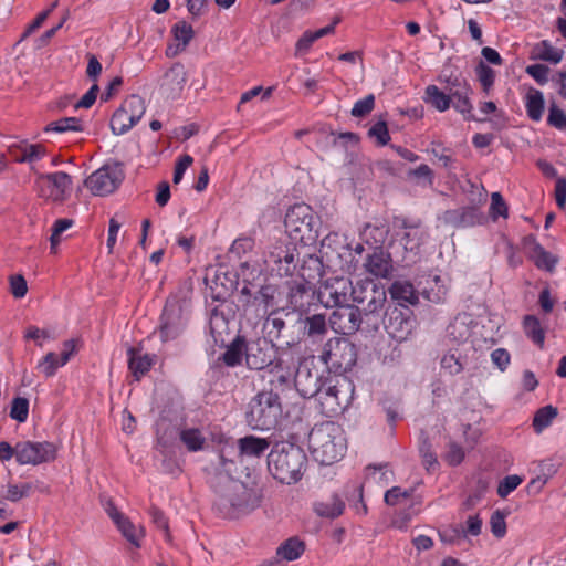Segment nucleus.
<instances>
[{
  "mask_svg": "<svg viewBox=\"0 0 566 566\" xmlns=\"http://www.w3.org/2000/svg\"><path fill=\"white\" fill-rule=\"evenodd\" d=\"M262 490L254 481L219 476L214 485V506L229 518L249 514L261 505Z\"/></svg>",
  "mask_w": 566,
  "mask_h": 566,
  "instance_id": "nucleus-1",
  "label": "nucleus"
},
{
  "mask_svg": "<svg viewBox=\"0 0 566 566\" xmlns=\"http://www.w3.org/2000/svg\"><path fill=\"white\" fill-rule=\"evenodd\" d=\"M308 446L315 461L323 465L340 460L347 449L344 430L333 421L316 424L310 432Z\"/></svg>",
  "mask_w": 566,
  "mask_h": 566,
  "instance_id": "nucleus-2",
  "label": "nucleus"
},
{
  "mask_svg": "<svg viewBox=\"0 0 566 566\" xmlns=\"http://www.w3.org/2000/svg\"><path fill=\"white\" fill-rule=\"evenodd\" d=\"M307 464L304 450L293 443H277L268 455V468L272 476L285 484L301 480Z\"/></svg>",
  "mask_w": 566,
  "mask_h": 566,
  "instance_id": "nucleus-3",
  "label": "nucleus"
},
{
  "mask_svg": "<svg viewBox=\"0 0 566 566\" xmlns=\"http://www.w3.org/2000/svg\"><path fill=\"white\" fill-rule=\"evenodd\" d=\"M354 396V385L343 375L328 376L322 382L317 400L322 411L328 416L337 415L345 410Z\"/></svg>",
  "mask_w": 566,
  "mask_h": 566,
  "instance_id": "nucleus-4",
  "label": "nucleus"
},
{
  "mask_svg": "<svg viewBox=\"0 0 566 566\" xmlns=\"http://www.w3.org/2000/svg\"><path fill=\"white\" fill-rule=\"evenodd\" d=\"M281 413L279 395L272 390H263L251 400L247 421L253 429L270 430L277 424Z\"/></svg>",
  "mask_w": 566,
  "mask_h": 566,
  "instance_id": "nucleus-5",
  "label": "nucleus"
},
{
  "mask_svg": "<svg viewBox=\"0 0 566 566\" xmlns=\"http://www.w3.org/2000/svg\"><path fill=\"white\" fill-rule=\"evenodd\" d=\"M188 318V303L176 296L169 297L164 307L158 328L161 342L167 343L180 337L186 331Z\"/></svg>",
  "mask_w": 566,
  "mask_h": 566,
  "instance_id": "nucleus-6",
  "label": "nucleus"
},
{
  "mask_svg": "<svg viewBox=\"0 0 566 566\" xmlns=\"http://www.w3.org/2000/svg\"><path fill=\"white\" fill-rule=\"evenodd\" d=\"M350 300L363 304L361 312L364 317L380 318L387 301L384 286L377 285L373 280H358L352 289Z\"/></svg>",
  "mask_w": 566,
  "mask_h": 566,
  "instance_id": "nucleus-7",
  "label": "nucleus"
},
{
  "mask_svg": "<svg viewBox=\"0 0 566 566\" xmlns=\"http://www.w3.org/2000/svg\"><path fill=\"white\" fill-rule=\"evenodd\" d=\"M318 359L328 371H346L356 363L355 346L344 337H332L323 345Z\"/></svg>",
  "mask_w": 566,
  "mask_h": 566,
  "instance_id": "nucleus-8",
  "label": "nucleus"
},
{
  "mask_svg": "<svg viewBox=\"0 0 566 566\" xmlns=\"http://www.w3.org/2000/svg\"><path fill=\"white\" fill-rule=\"evenodd\" d=\"M298 252L294 243L286 237L271 243L264 252V263L279 276H290L296 269Z\"/></svg>",
  "mask_w": 566,
  "mask_h": 566,
  "instance_id": "nucleus-9",
  "label": "nucleus"
},
{
  "mask_svg": "<svg viewBox=\"0 0 566 566\" xmlns=\"http://www.w3.org/2000/svg\"><path fill=\"white\" fill-rule=\"evenodd\" d=\"M284 226L289 235L294 240L305 242L314 240L317 235L313 210L305 203H297L287 210Z\"/></svg>",
  "mask_w": 566,
  "mask_h": 566,
  "instance_id": "nucleus-10",
  "label": "nucleus"
},
{
  "mask_svg": "<svg viewBox=\"0 0 566 566\" xmlns=\"http://www.w3.org/2000/svg\"><path fill=\"white\" fill-rule=\"evenodd\" d=\"M146 106L139 95L127 97L113 114L111 128L115 135H123L132 129L144 116Z\"/></svg>",
  "mask_w": 566,
  "mask_h": 566,
  "instance_id": "nucleus-11",
  "label": "nucleus"
},
{
  "mask_svg": "<svg viewBox=\"0 0 566 566\" xmlns=\"http://www.w3.org/2000/svg\"><path fill=\"white\" fill-rule=\"evenodd\" d=\"M124 171L118 164L104 165L85 181L86 187L96 196L112 193L123 181Z\"/></svg>",
  "mask_w": 566,
  "mask_h": 566,
  "instance_id": "nucleus-12",
  "label": "nucleus"
},
{
  "mask_svg": "<svg viewBox=\"0 0 566 566\" xmlns=\"http://www.w3.org/2000/svg\"><path fill=\"white\" fill-rule=\"evenodd\" d=\"M56 457V448L53 443L20 441L15 444V460L19 464L38 465L53 461Z\"/></svg>",
  "mask_w": 566,
  "mask_h": 566,
  "instance_id": "nucleus-13",
  "label": "nucleus"
},
{
  "mask_svg": "<svg viewBox=\"0 0 566 566\" xmlns=\"http://www.w3.org/2000/svg\"><path fill=\"white\" fill-rule=\"evenodd\" d=\"M354 284L344 276H335L324 281L318 290V298L326 307L348 304Z\"/></svg>",
  "mask_w": 566,
  "mask_h": 566,
  "instance_id": "nucleus-14",
  "label": "nucleus"
},
{
  "mask_svg": "<svg viewBox=\"0 0 566 566\" xmlns=\"http://www.w3.org/2000/svg\"><path fill=\"white\" fill-rule=\"evenodd\" d=\"M446 90L450 96V106L465 116L467 119H475L471 114L473 106L470 101L472 90L468 82L459 76L446 78Z\"/></svg>",
  "mask_w": 566,
  "mask_h": 566,
  "instance_id": "nucleus-15",
  "label": "nucleus"
},
{
  "mask_svg": "<svg viewBox=\"0 0 566 566\" xmlns=\"http://www.w3.org/2000/svg\"><path fill=\"white\" fill-rule=\"evenodd\" d=\"M337 307L328 318L331 328L343 335H350L358 331L364 316L361 310L349 304Z\"/></svg>",
  "mask_w": 566,
  "mask_h": 566,
  "instance_id": "nucleus-16",
  "label": "nucleus"
},
{
  "mask_svg": "<svg viewBox=\"0 0 566 566\" xmlns=\"http://www.w3.org/2000/svg\"><path fill=\"white\" fill-rule=\"evenodd\" d=\"M429 233L426 228L419 223L403 222V233L400 238V244L405 250V262L413 263L417 261L420 248L428 240Z\"/></svg>",
  "mask_w": 566,
  "mask_h": 566,
  "instance_id": "nucleus-17",
  "label": "nucleus"
},
{
  "mask_svg": "<svg viewBox=\"0 0 566 566\" xmlns=\"http://www.w3.org/2000/svg\"><path fill=\"white\" fill-rule=\"evenodd\" d=\"M39 188L41 196L62 201L71 190V177L63 171L46 174L39 177Z\"/></svg>",
  "mask_w": 566,
  "mask_h": 566,
  "instance_id": "nucleus-18",
  "label": "nucleus"
},
{
  "mask_svg": "<svg viewBox=\"0 0 566 566\" xmlns=\"http://www.w3.org/2000/svg\"><path fill=\"white\" fill-rule=\"evenodd\" d=\"M415 327V319L411 317L410 312L402 311L398 307L392 308L388 314V319L385 323V328L388 335L398 340H406Z\"/></svg>",
  "mask_w": 566,
  "mask_h": 566,
  "instance_id": "nucleus-19",
  "label": "nucleus"
},
{
  "mask_svg": "<svg viewBox=\"0 0 566 566\" xmlns=\"http://www.w3.org/2000/svg\"><path fill=\"white\" fill-rule=\"evenodd\" d=\"M272 345L266 339L245 342V363L249 368L261 370L272 363Z\"/></svg>",
  "mask_w": 566,
  "mask_h": 566,
  "instance_id": "nucleus-20",
  "label": "nucleus"
},
{
  "mask_svg": "<svg viewBox=\"0 0 566 566\" xmlns=\"http://www.w3.org/2000/svg\"><path fill=\"white\" fill-rule=\"evenodd\" d=\"M524 247L527 250L528 258L539 270L553 272L558 263V258L546 251L533 235L524 239Z\"/></svg>",
  "mask_w": 566,
  "mask_h": 566,
  "instance_id": "nucleus-21",
  "label": "nucleus"
},
{
  "mask_svg": "<svg viewBox=\"0 0 566 566\" xmlns=\"http://www.w3.org/2000/svg\"><path fill=\"white\" fill-rule=\"evenodd\" d=\"M442 220L444 223L454 228H468L481 224L484 217L479 209L474 207H463L446 211L442 216Z\"/></svg>",
  "mask_w": 566,
  "mask_h": 566,
  "instance_id": "nucleus-22",
  "label": "nucleus"
},
{
  "mask_svg": "<svg viewBox=\"0 0 566 566\" xmlns=\"http://www.w3.org/2000/svg\"><path fill=\"white\" fill-rule=\"evenodd\" d=\"M323 381L317 374H313L307 367L300 366L294 374L295 388L304 398H317Z\"/></svg>",
  "mask_w": 566,
  "mask_h": 566,
  "instance_id": "nucleus-23",
  "label": "nucleus"
},
{
  "mask_svg": "<svg viewBox=\"0 0 566 566\" xmlns=\"http://www.w3.org/2000/svg\"><path fill=\"white\" fill-rule=\"evenodd\" d=\"M364 266L371 275L382 279L389 277L394 271L390 254L380 249L368 255Z\"/></svg>",
  "mask_w": 566,
  "mask_h": 566,
  "instance_id": "nucleus-24",
  "label": "nucleus"
},
{
  "mask_svg": "<svg viewBox=\"0 0 566 566\" xmlns=\"http://www.w3.org/2000/svg\"><path fill=\"white\" fill-rule=\"evenodd\" d=\"M473 319L469 314H460L447 327V337L455 344L465 343L472 333Z\"/></svg>",
  "mask_w": 566,
  "mask_h": 566,
  "instance_id": "nucleus-25",
  "label": "nucleus"
},
{
  "mask_svg": "<svg viewBox=\"0 0 566 566\" xmlns=\"http://www.w3.org/2000/svg\"><path fill=\"white\" fill-rule=\"evenodd\" d=\"M171 33L174 35L176 44L169 45L167 48V54L170 56H175L188 46V44L190 43L195 35V32L192 27L188 22L179 21L172 27Z\"/></svg>",
  "mask_w": 566,
  "mask_h": 566,
  "instance_id": "nucleus-26",
  "label": "nucleus"
},
{
  "mask_svg": "<svg viewBox=\"0 0 566 566\" xmlns=\"http://www.w3.org/2000/svg\"><path fill=\"white\" fill-rule=\"evenodd\" d=\"M389 293L400 306L415 305L419 301L418 293L409 281H395L389 287Z\"/></svg>",
  "mask_w": 566,
  "mask_h": 566,
  "instance_id": "nucleus-27",
  "label": "nucleus"
},
{
  "mask_svg": "<svg viewBox=\"0 0 566 566\" xmlns=\"http://www.w3.org/2000/svg\"><path fill=\"white\" fill-rule=\"evenodd\" d=\"M17 163L34 164L45 156V148L39 144H23L10 149Z\"/></svg>",
  "mask_w": 566,
  "mask_h": 566,
  "instance_id": "nucleus-28",
  "label": "nucleus"
},
{
  "mask_svg": "<svg viewBox=\"0 0 566 566\" xmlns=\"http://www.w3.org/2000/svg\"><path fill=\"white\" fill-rule=\"evenodd\" d=\"M127 355L128 367L137 380L144 376L154 364L155 356L148 354L143 355L133 347L127 349Z\"/></svg>",
  "mask_w": 566,
  "mask_h": 566,
  "instance_id": "nucleus-29",
  "label": "nucleus"
},
{
  "mask_svg": "<svg viewBox=\"0 0 566 566\" xmlns=\"http://www.w3.org/2000/svg\"><path fill=\"white\" fill-rule=\"evenodd\" d=\"M422 99L426 104L441 113L450 108V96L447 90H441L437 85H428Z\"/></svg>",
  "mask_w": 566,
  "mask_h": 566,
  "instance_id": "nucleus-30",
  "label": "nucleus"
},
{
  "mask_svg": "<svg viewBox=\"0 0 566 566\" xmlns=\"http://www.w3.org/2000/svg\"><path fill=\"white\" fill-rule=\"evenodd\" d=\"M239 450L242 455L256 457L263 454L270 447V442L264 438L247 436L238 441Z\"/></svg>",
  "mask_w": 566,
  "mask_h": 566,
  "instance_id": "nucleus-31",
  "label": "nucleus"
},
{
  "mask_svg": "<svg viewBox=\"0 0 566 566\" xmlns=\"http://www.w3.org/2000/svg\"><path fill=\"white\" fill-rule=\"evenodd\" d=\"M272 300V289L270 286H262L253 294L252 301H247V305L250 308H254V313L258 317H264L269 314Z\"/></svg>",
  "mask_w": 566,
  "mask_h": 566,
  "instance_id": "nucleus-32",
  "label": "nucleus"
},
{
  "mask_svg": "<svg viewBox=\"0 0 566 566\" xmlns=\"http://www.w3.org/2000/svg\"><path fill=\"white\" fill-rule=\"evenodd\" d=\"M345 504L337 495L316 502L314 504V511L317 515L326 518H335L339 516L344 511Z\"/></svg>",
  "mask_w": 566,
  "mask_h": 566,
  "instance_id": "nucleus-33",
  "label": "nucleus"
},
{
  "mask_svg": "<svg viewBox=\"0 0 566 566\" xmlns=\"http://www.w3.org/2000/svg\"><path fill=\"white\" fill-rule=\"evenodd\" d=\"M525 108L532 120L538 122L543 116L544 96L543 93L535 88H530L525 98Z\"/></svg>",
  "mask_w": 566,
  "mask_h": 566,
  "instance_id": "nucleus-34",
  "label": "nucleus"
},
{
  "mask_svg": "<svg viewBox=\"0 0 566 566\" xmlns=\"http://www.w3.org/2000/svg\"><path fill=\"white\" fill-rule=\"evenodd\" d=\"M187 82V73L184 65L176 63L165 73V85L171 92L177 93L182 90Z\"/></svg>",
  "mask_w": 566,
  "mask_h": 566,
  "instance_id": "nucleus-35",
  "label": "nucleus"
},
{
  "mask_svg": "<svg viewBox=\"0 0 566 566\" xmlns=\"http://www.w3.org/2000/svg\"><path fill=\"white\" fill-rule=\"evenodd\" d=\"M558 410L551 405L539 408L533 418V428L536 433H542L557 417Z\"/></svg>",
  "mask_w": 566,
  "mask_h": 566,
  "instance_id": "nucleus-36",
  "label": "nucleus"
},
{
  "mask_svg": "<svg viewBox=\"0 0 566 566\" xmlns=\"http://www.w3.org/2000/svg\"><path fill=\"white\" fill-rule=\"evenodd\" d=\"M243 355L245 356V340L238 337L227 348L222 356V360L227 366L234 367L241 364Z\"/></svg>",
  "mask_w": 566,
  "mask_h": 566,
  "instance_id": "nucleus-37",
  "label": "nucleus"
},
{
  "mask_svg": "<svg viewBox=\"0 0 566 566\" xmlns=\"http://www.w3.org/2000/svg\"><path fill=\"white\" fill-rule=\"evenodd\" d=\"M525 335L531 338L536 345L543 347L545 340V333L541 326L539 319L534 315H526L523 321Z\"/></svg>",
  "mask_w": 566,
  "mask_h": 566,
  "instance_id": "nucleus-38",
  "label": "nucleus"
},
{
  "mask_svg": "<svg viewBox=\"0 0 566 566\" xmlns=\"http://www.w3.org/2000/svg\"><path fill=\"white\" fill-rule=\"evenodd\" d=\"M305 549L304 543L295 537L285 541L276 551V554L285 560L292 562L301 557Z\"/></svg>",
  "mask_w": 566,
  "mask_h": 566,
  "instance_id": "nucleus-39",
  "label": "nucleus"
},
{
  "mask_svg": "<svg viewBox=\"0 0 566 566\" xmlns=\"http://www.w3.org/2000/svg\"><path fill=\"white\" fill-rule=\"evenodd\" d=\"M304 329L308 337H322L327 332L326 316L323 314H314L305 317Z\"/></svg>",
  "mask_w": 566,
  "mask_h": 566,
  "instance_id": "nucleus-40",
  "label": "nucleus"
},
{
  "mask_svg": "<svg viewBox=\"0 0 566 566\" xmlns=\"http://www.w3.org/2000/svg\"><path fill=\"white\" fill-rule=\"evenodd\" d=\"M116 526L132 545L140 547L139 539L144 536L143 527L135 526L126 516L116 523Z\"/></svg>",
  "mask_w": 566,
  "mask_h": 566,
  "instance_id": "nucleus-41",
  "label": "nucleus"
},
{
  "mask_svg": "<svg viewBox=\"0 0 566 566\" xmlns=\"http://www.w3.org/2000/svg\"><path fill=\"white\" fill-rule=\"evenodd\" d=\"M82 120L77 117H64L55 122H51L46 127L45 132L54 133H66V132H82Z\"/></svg>",
  "mask_w": 566,
  "mask_h": 566,
  "instance_id": "nucleus-42",
  "label": "nucleus"
},
{
  "mask_svg": "<svg viewBox=\"0 0 566 566\" xmlns=\"http://www.w3.org/2000/svg\"><path fill=\"white\" fill-rule=\"evenodd\" d=\"M534 54L536 59L554 64L559 63L563 59V51L553 46L547 41H543L537 44L534 49Z\"/></svg>",
  "mask_w": 566,
  "mask_h": 566,
  "instance_id": "nucleus-43",
  "label": "nucleus"
},
{
  "mask_svg": "<svg viewBox=\"0 0 566 566\" xmlns=\"http://www.w3.org/2000/svg\"><path fill=\"white\" fill-rule=\"evenodd\" d=\"M180 440L191 452L201 450L205 444L203 436L198 429L195 428L184 429L180 432Z\"/></svg>",
  "mask_w": 566,
  "mask_h": 566,
  "instance_id": "nucleus-44",
  "label": "nucleus"
},
{
  "mask_svg": "<svg viewBox=\"0 0 566 566\" xmlns=\"http://www.w3.org/2000/svg\"><path fill=\"white\" fill-rule=\"evenodd\" d=\"M367 476L376 483L387 485L392 480L394 473L387 464L369 465Z\"/></svg>",
  "mask_w": 566,
  "mask_h": 566,
  "instance_id": "nucleus-45",
  "label": "nucleus"
},
{
  "mask_svg": "<svg viewBox=\"0 0 566 566\" xmlns=\"http://www.w3.org/2000/svg\"><path fill=\"white\" fill-rule=\"evenodd\" d=\"M61 359L53 352L48 353L42 360L39 361L36 368L45 377H52L55 375L59 367H62Z\"/></svg>",
  "mask_w": 566,
  "mask_h": 566,
  "instance_id": "nucleus-46",
  "label": "nucleus"
},
{
  "mask_svg": "<svg viewBox=\"0 0 566 566\" xmlns=\"http://www.w3.org/2000/svg\"><path fill=\"white\" fill-rule=\"evenodd\" d=\"M164 424L165 423H159L157 427L158 446L160 448V452L163 453L167 452L177 436L176 429L174 427L166 426V428H163Z\"/></svg>",
  "mask_w": 566,
  "mask_h": 566,
  "instance_id": "nucleus-47",
  "label": "nucleus"
},
{
  "mask_svg": "<svg viewBox=\"0 0 566 566\" xmlns=\"http://www.w3.org/2000/svg\"><path fill=\"white\" fill-rule=\"evenodd\" d=\"M475 72L484 93L489 94L494 84L495 72L482 61L478 64Z\"/></svg>",
  "mask_w": 566,
  "mask_h": 566,
  "instance_id": "nucleus-48",
  "label": "nucleus"
},
{
  "mask_svg": "<svg viewBox=\"0 0 566 566\" xmlns=\"http://www.w3.org/2000/svg\"><path fill=\"white\" fill-rule=\"evenodd\" d=\"M29 415V400L23 397L13 399L10 410V417L19 422H24Z\"/></svg>",
  "mask_w": 566,
  "mask_h": 566,
  "instance_id": "nucleus-49",
  "label": "nucleus"
},
{
  "mask_svg": "<svg viewBox=\"0 0 566 566\" xmlns=\"http://www.w3.org/2000/svg\"><path fill=\"white\" fill-rule=\"evenodd\" d=\"M368 136L374 138L379 146H385L390 140V135L386 122L375 123L368 130Z\"/></svg>",
  "mask_w": 566,
  "mask_h": 566,
  "instance_id": "nucleus-50",
  "label": "nucleus"
},
{
  "mask_svg": "<svg viewBox=\"0 0 566 566\" xmlns=\"http://www.w3.org/2000/svg\"><path fill=\"white\" fill-rule=\"evenodd\" d=\"M73 224V220L71 219H59L54 222L52 228V234L50 238L51 250L52 252L56 251L59 243L61 242V234L70 229Z\"/></svg>",
  "mask_w": 566,
  "mask_h": 566,
  "instance_id": "nucleus-51",
  "label": "nucleus"
},
{
  "mask_svg": "<svg viewBox=\"0 0 566 566\" xmlns=\"http://www.w3.org/2000/svg\"><path fill=\"white\" fill-rule=\"evenodd\" d=\"M441 368L450 375H457L462 371L463 365L460 356L453 352L446 354L441 358Z\"/></svg>",
  "mask_w": 566,
  "mask_h": 566,
  "instance_id": "nucleus-52",
  "label": "nucleus"
},
{
  "mask_svg": "<svg viewBox=\"0 0 566 566\" xmlns=\"http://www.w3.org/2000/svg\"><path fill=\"white\" fill-rule=\"evenodd\" d=\"M547 123L556 129L566 130V114L556 104H551Z\"/></svg>",
  "mask_w": 566,
  "mask_h": 566,
  "instance_id": "nucleus-53",
  "label": "nucleus"
},
{
  "mask_svg": "<svg viewBox=\"0 0 566 566\" xmlns=\"http://www.w3.org/2000/svg\"><path fill=\"white\" fill-rule=\"evenodd\" d=\"M523 482L522 476L512 474L505 476L497 486V494L500 497L505 499Z\"/></svg>",
  "mask_w": 566,
  "mask_h": 566,
  "instance_id": "nucleus-54",
  "label": "nucleus"
},
{
  "mask_svg": "<svg viewBox=\"0 0 566 566\" xmlns=\"http://www.w3.org/2000/svg\"><path fill=\"white\" fill-rule=\"evenodd\" d=\"M31 489L32 485L30 483L9 484L4 499L11 502H18L21 499L29 496Z\"/></svg>",
  "mask_w": 566,
  "mask_h": 566,
  "instance_id": "nucleus-55",
  "label": "nucleus"
},
{
  "mask_svg": "<svg viewBox=\"0 0 566 566\" xmlns=\"http://www.w3.org/2000/svg\"><path fill=\"white\" fill-rule=\"evenodd\" d=\"M490 214L493 220L507 217V206L500 192H493L491 196Z\"/></svg>",
  "mask_w": 566,
  "mask_h": 566,
  "instance_id": "nucleus-56",
  "label": "nucleus"
},
{
  "mask_svg": "<svg viewBox=\"0 0 566 566\" xmlns=\"http://www.w3.org/2000/svg\"><path fill=\"white\" fill-rule=\"evenodd\" d=\"M375 106V96L373 94H369L365 96L361 99H358L353 108H352V115L354 117H364L367 114H369Z\"/></svg>",
  "mask_w": 566,
  "mask_h": 566,
  "instance_id": "nucleus-57",
  "label": "nucleus"
},
{
  "mask_svg": "<svg viewBox=\"0 0 566 566\" xmlns=\"http://www.w3.org/2000/svg\"><path fill=\"white\" fill-rule=\"evenodd\" d=\"M491 532L495 537H503L506 533L505 516L500 511H495L490 520Z\"/></svg>",
  "mask_w": 566,
  "mask_h": 566,
  "instance_id": "nucleus-58",
  "label": "nucleus"
},
{
  "mask_svg": "<svg viewBox=\"0 0 566 566\" xmlns=\"http://www.w3.org/2000/svg\"><path fill=\"white\" fill-rule=\"evenodd\" d=\"M412 490H401L399 486H394L385 493V502L388 505H397L401 500L410 497Z\"/></svg>",
  "mask_w": 566,
  "mask_h": 566,
  "instance_id": "nucleus-59",
  "label": "nucleus"
},
{
  "mask_svg": "<svg viewBox=\"0 0 566 566\" xmlns=\"http://www.w3.org/2000/svg\"><path fill=\"white\" fill-rule=\"evenodd\" d=\"M491 360L501 371H504L511 361L510 353L504 348H496L491 353Z\"/></svg>",
  "mask_w": 566,
  "mask_h": 566,
  "instance_id": "nucleus-60",
  "label": "nucleus"
},
{
  "mask_svg": "<svg viewBox=\"0 0 566 566\" xmlns=\"http://www.w3.org/2000/svg\"><path fill=\"white\" fill-rule=\"evenodd\" d=\"M10 291L15 298H22L28 292L27 281L22 275L10 277Z\"/></svg>",
  "mask_w": 566,
  "mask_h": 566,
  "instance_id": "nucleus-61",
  "label": "nucleus"
},
{
  "mask_svg": "<svg viewBox=\"0 0 566 566\" xmlns=\"http://www.w3.org/2000/svg\"><path fill=\"white\" fill-rule=\"evenodd\" d=\"M548 67L543 64H533L526 67V73L541 85L548 81Z\"/></svg>",
  "mask_w": 566,
  "mask_h": 566,
  "instance_id": "nucleus-62",
  "label": "nucleus"
},
{
  "mask_svg": "<svg viewBox=\"0 0 566 566\" xmlns=\"http://www.w3.org/2000/svg\"><path fill=\"white\" fill-rule=\"evenodd\" d=\"M419 451L422 457L423 465L428 471L434 469L438 465L437 457L432 452L431 446L427 441L421 443Z\"/></svg>",
  "mask_w": 566,
  "mask_h": 566,
  "instance_id": "nucleus-63",
  "label": "nucleus"
},
{
  "mask_svg": "<svg viewBox=\"0 0 566 566\" xmlns=\"http://www.w3.org/2000/svg\"><path fill=\"white\" fill-rule=\"evenodd\" d=\"M98 92V85L93 84L82 98L74 104V108H90L95 103Z\"/></svg>",
  "mask_w": 566,
  "mask_h": 566,
  "instance_id": "nucleus-64",
  "label": "nucleus"
}]
</instances>
